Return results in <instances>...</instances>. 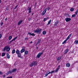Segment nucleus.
<instances>
[{"label":"nucleus","instance_id":"obj_7","mask_svg":"<svg viewBox=\"0 0 78 78\" xmlns=\"http://www.w3.org/2000/svg\"><path fill=\"white\" fill-rule=\"evenodd\" d=\"M60 68V65L58 66V68H56V70L55 71V73H57V72H58V70H59V69Z\"/></svg>","mask_w":78,"mask_h":78},{"label":"nucleus","instance_id":"obj_58","mask_svg":"<svg viewBox=\"0 0 78 78\" xmlns=\"http://www.w3.org/2000/svg\"><path fill=\"white\" fill-rule=\"evenodd\" d=\"M1 55V54L0 53V56Z\"/></svg>","mask_w":78,"mask_h":78},{"label":"nucleus","instance_id":"obj_37","mask_svg":"<svg viewBox=\"0 0 78 78\" xmlns=\"http://www.w3.org/2000/svg\"><path fill=\"white\" fill-rule=\"evenodd\" d=\"M44 51H45V49L43 50L41 52V55H42V54H43V53H44Z\"/></svg>","mask_w":78,"mask_h":78},{"label":"nucleus","instance_id":"obj_11","mask_svg":"<svg viewBox=\"0 0 78 78\" xmlns=\"http://www.w3.org/2000/svg\"><path fill=\"white\" fill-rule=\"evenodd\" d=\"M69 49H67L65 51H64V54L66 55L68 53V51H69Z\"/></svg>","mask_w":78,"mask_h":78},{"label":"nucleus","instance_id":"obj_10","mask_svg":"<svg viewBox=\"0 0 78 78\" xmlns=\"http://www.w3.org/2000/svg\"><path fill=\"white\" fill-rule=\"evenodd\" d=\"M23 23V20H20L18 22V25H21V23Z\"/></svg>","mask_w":78,"mask_h":78},{"label":"nucleus","instance_id":"obj_47","mask_svg":"<svg viewBox=\"0 0 78 78\" xmlns=\"http://www.w3.org/2000/svg\"><path fill=\"white\" fill-rule=\"evenodd\" d=\"M31 11H29V12H28V13H29V14H30V13H31Z\"/></svg>","mask_w":78,"mask_h":78},{"label":"nucleus","instance_id":"obj_4","mask_svg":"<svg viewBox=\"0 0 78 78\" xmlns=\"http://www.w3.org/2000/svg\"><path fill=\"white\" fill-rule=\"evenodd\" d=\"M46 12H47V8H45L44 10L41 14V15H42V16H44V15H45V14L46 13Z\"/></svg>","mask_w":78,"mask_h":78},{"label":"nucleus","instance_id":"obj_3","mask_svg":"<svg viewBox=\"0 0 78 78\" xmlns=\"http://www.w3.org/2000/svg\"><path fill=\"white\" fill-rule=\"evenodd\" d=\"M6 50L7 51H9L10 50V48L9 47V46H7L4 48V50Z\"/></svg>","mask_w":78,"mask_h":78},{"label":"nucleus","instance_id":"obj_57","mask_svg":"<svg viewBox=\"0 0 78 78\" xmlns=\"http://www.w3.org/2000/svg\"><path fill=\"white\" fill-rule=\"evenodd\" d=\"M33 14H34V13H33L32 14V15H33Z\"/></svg>","mask_w":78,"mask_h":78},{"label":"nucleus","instance_id":"obj_28","mask_svg":"<svg viewBox=\"0 0 78 78\" xmlns=\"http://www.w3.org/2000/svg\"><path fill=\"white\" fill-rule=\"evenodd\" d=\"M12 37L11 36H10L9 37V39L10 41L12 39Z\"/></svg>","mask_w":78,"mask_h":78},{"label":"nucleus","instance_id":"obj_36","mask_svg":"<svg viewBox=\"0 0 78 78\" xmlns=\"http://www.w3.org/2000/svg\"><path fill=\"white\" fill-rule=\"evenodd\" d=\"M76 16L75 14H74L73 15H72V17L73 18V17H75Z\"/></svg>","mask_w":78,"mask_h":78},{"label":"nucleus","instance_id":"obj_25","mask_svg":"<svg viewBox=\"0 0 78 78\" xmlns=\"http://www.w3.org/2000/svg\"><path fill=\"white\" fill-rule=\"evenodd\" d=\"M5 55H6V53H5L4 52H3L2 53V56H5Z\"/></svg>","mask_w":78,"mask_h":78},{"label":"nucleus","instance_id":"obj_32","mask_svg":"<svg viewBox=\"0 0 78 78\" xmlns=\"http://www.w3.org/2000/svg\"><path fill=\"white\" fill-rule=\"evenodd\" d=\"M70 11H72V12H73V11H74V9L73 8L70 9Z\"/></svg>","mask_w":78,"mask_h":78},{"label":"nucleus","instance_id":"obj_6","mask_svg":"<svg viewBox=\"0 0 78 78\" xmlns=\"http://www.w3.org/2000/svg\"><path fill=\"white\" fill-rule=\"evenodd\" d=\"M65 20L66 22H68L71 20V18H66Z\"/></svg>","mask_w":78,"mask_h":78},{"label":"nucleus","instance_id":"obj_8","mask_svg":"<svg viewBox=\"0 0 78 78\" xmlns=\"http://www.w3.org/2000/svg\"><path fill=\"white\" fill-rule=\"evenodd\" d=\"M42 54L40 52L38 54L37 56V58H39L40 57H41V56L42 55Z\"/></svg>","mask_w":78,"mask_h":78},{"label":"nucleus","instance_id":"obj_18","mask_svg":"<svg viewBox=\"0 0 78 78\" xmlns=\"http://www.w3.org/2000/svg\"><path fill=\"white\" fill-rule=\"evenodd\" d=\"M61 59V56H59L57 58V61H60V59Z\"/></svg>","mask_w":78,"mask_h":78},{"label":"nucleus","instance_id":"obj_51","mask_svg":"<svg viewBox=\"0 0 78 78\" xmlns=\"http://www.w3.org/2000/svg\"><path fill=\"white\" fill-rule=\"evenodd\" d=\"M3 23H2L1 24V26H2V25H3Z\"/></svg>","mask_w":78,"mask_h":78},{"label":"nucleus","instance_id":"obj_52","mask_svg":"<svg viewBox=\"0 0 78 78\" xmlns=\"http://www.w3.org/2000/svg\"><path fill=\"white\" fill-rule=\"evenodd\" d=\"M48 74H50V73H51V72H49L48 73Z\"/></svg>","mask_w":78,"mask_h":78},{"label":"nucleus","instance_id":"obj_38","mask_svg":"<svg viewBox=\"0 0 78 78\" xmlns=\"http://www.w3.org/2000/svg\"><path fill=\"white\" fill-rule=\"evenodd\" d=\"M31 20V17H29L28 18V20Z\"/></svg>","mask_w":78,"mask_h":78},{"label":"nucleus","instance_id":"obj_2","mask_svg":"<svg viewBox=\"0 0 78 78\" xmlns=\"http://www.w3.org/2000/svg\"><path fill=\"white\" fill-rule=\"evenodd\" d=\"M71 36H72V34H70L69 35V36L68 37L66 38V39L62 43V44H64L65 43H66V42L67 41V40L69 39H70V37H71Z\"/></svg>","mask_w":78,"mask_h":78},{"label":"nucleus","instance_id":"obj_17","mask_svg":"<svg viewBox=\"0 0 78 78\" xmlns=\"http://www.w3.org/2000/svg\"><path fill=\"white\" fill-rule=\"evenodd\" d=\"M74 44H76V45H77V44H78V40H76L74 41Z\"/></svg>","mask_w":78,"mask_h":78},{"label":"nucleus","instance_id":"obj_26","mask_svg":"<svg viewBox=\"0 0 78 78\" xmlns=\"http://www.w3.org/2000/svg\"><path fill=\"white\" fill-rule=\"evenodd\" d=\"M41 42V40H39V41H38V42L37 43V44H36V45H37V44H40V42Z\"/></svg>","mask_w":78,"mask_h":78},{"label":"nucleus","instance_id":"obj_43","mask_svg":"<svg viewBox=\"0 0 78 78\" xmlns=\"http://www.w3.org/2000/svg\"><path fill=\"white\" fill-rule=\"evenodd\" d=\"M55 70H53L51 72V73H54V72H55Z\"/></svg>","mask_w":78,"mask_h":78},{"label":"nucleus","instance_id":"obj_50","mask_svg":"<svg viewBox=\"0 0 78 78\" xmlns=\"http://www.w3.org/2000/svg\"><path fill=\"white\" fill-rule=\"evenodd\" d=\"M48 75V73H47V74L45 75V76H47V75Z\"/></svg>","mask_w":78,"mask_h":78},{"label":"nucleus","instance_id":"obj_49","mask_svg":"<svg viewBox=\"0 0 78 78\" xmlns=\"http://www.w3.org/2000/svg\"><path fill=\"white\" fill-rule=\"evenodd\" d=\"M5 76H6V75H4L3 76V77H4V78H5Z\"/></svg>","mask_w":78,"mask_h":78},{"label":"nucleus","instance_id":"obj_46","mask_svg":"<svg viewBox=\"0 0 78 78\" xmlns=\"http://www.w3.org/2000/svg\"><path fill=\"white\" fill-rule=\"evenodd\" d=\"M2 37V34H0V38H1Z\"/></svg>","mask_w":78,"mask_h":78},{"label":"nucleus","instance_id":"obj_56","mask_svg":"<svg viewBox=\"0 0 78 78\" xmlns=\"http://www.w3.org/2000/svg\"><path fill=\"white\" fill-rule=\"evenodd\" d=\"M36 48H37H37H38V47H36Z\"/></svg>","mask_w":78,"mask_h":78},{"label":"nucleus","instance_id":"obj_29","mask_svg":"<svg viewBox=\"0 0 78 78\" xmlns=\"http://www.w3.org/2000/svg\"><path fill=\"white\" fill-rule=\"evenodd\" d=\"M78 9H77L76 11L75 12V14L76 16V15H77V14H78Z\"/></svg>","mask_w":78,"mask_h":78},{"label":"nucleus","instance_id":"obj_33","mask_svg":"<svg viewBox=\"0 0 78 78\" xmlns=\"http://www.w3.org/2000/svg\"><path fill=\"white\" fill-rule=\"evenodd\" d=\"M27 10H28L29 11H31V7L28 8H27Z\"/></svg>","mask_w":78,"mask_h":78},{"label":"nucleus","instance_id":"obj_21","mask_svg":"<svg viewBox=\"0 0 78 78\" xmlns=\"http://www.w3.org/2000/svg\"><path fill=\"white\" fill-rule=\"evenodd\" d=\"M16 54H17L18 55V54H19V53H20V51H19V50H17L16 51Z\"/></svg>","mask_w":78,"mask_h":78},{"label":"nucleus","instance_id":"obj_19","mask_svg":"<svg viewBox=\"0 0 78 78\" xmlns=\"http://www.w3.org/2000/svg\"><path fill=\"white\" fill-rule=\"evenodd\" d=\"M24 51H25V49H21V50L20 52L21 53H23V52H24Z\"/></svg>","mask_w":78,"mask_h":78},{"label":"nucleus","instance_id":"obj_27","mask_svg":"<svg viewBox=\"0 0 78 78\" xmlns=\"http://www.w3.org/2000/svg\"><path fill=\"white\" fill-rule=\"evenodd\" d=\"M25 55H27L28 54V51H25L24 52Z\"/></svg>","mask_w":78,"mask_h":78},{"label":"nucleus","instance_id":"obj_14","mask_svg":"<svg viewBox=\"0 0 78 78\" xmlns=\"http://www.w3.org/2000/svg\"><path fill=\"white\" fill-rule=\"evenodd\" d=\"M5 68H8V66H9V64L8 63L5 64L4 65Z\"/></svg>","mask_w":78,"mask_h":78},{"label":"nucleus","instance_id":"obj_39","mask_svg":"<svg viewBox=\"0 0 78 78\" xmlns=\"http://www.w3.org/2000/svg\"><path fill=\"white\" fill-rule=\"evenodd\" d=\"M47 9L48 10H50V7H48L47 8Z\"/></svg>","mask_w":78,"mask_h":78},{"label":"nucleus","instance_id":"obj_30","mask_svg":"<svg viewBox=\"0 0 78 78\" xmlns=\"http://www.w3.org/2000/svg\"><path fill=\"white\" fill-rule=\"evenodd\" d=\"M51 20L49 21L48 22V23L47 24L48 25L49 24H50V23H51Z\"/></svg>","mask_w":78,"mask_h":78},{"label":"nucleus","instance_id":"obj_59","mask_svg":"<svg viewBox=\"0 0 78 78\" xmlns=\"http://www.w3.org/2000/svg\"><path fill=\"white\" fill-rule=\"evenodd\" d=\"M47 73H48V72H47Z\"/></svg>","mask_w":78,"mask_h":78},{"label":"nucleus","instance_id":"obj_9","mask_svg":"<svg viewBox=\"0 0 78 78\" xmlns=\"http://www.w3.org/2000/svg\"><path fill=\"white\" fill-rule=\"evenodd\" d=\"M28 34H29L30 36H35V34L34 33L31 34V33L29 32L28 33Z\"/></svg>","mask_w":78,"mask_h":78},{"label":"nucleus","instance_id":"obj_54","mask_svg":"<svg viewBox=\"0 0 78 78\" xmlns=\"http://www.w3.org/2000/svg\"><path fill=\"white\" fill-rule=\"evenodd\" d=\"M30 44H32V43H33V42L31 41V42H30Z\"/></svg>","mask_w":78,"mask_h":78},{"label":"nucleus","instance_id":"obj_12","mask_svg":"<svg viewBox=\"0 0 78 78\" xmlns=\"http://www.w3.org/2000/svg\"><path fill=\"white\" fill-rule=\"evenodd\" d=\"M33 63L34 64V66H36L37 64V62L36 61H35L33 62Z\"/></svg>","mask_w":78,"mask_h":78},{"label":"nucleus","instance_id":"obj_44","mask_svg":"<svg viewBox=\"0 0 78 78\" xmlns=\"http://www.w3.org/2000/svg\"><path fill=\"white\" fill-rule=\"evenodd\" d=\"M7 78H12V76L9 77H7Z\"/></svg>","mask_w":78,"mask_h":78},{"label":"nucleus","instance_id":"obj_15","mask_svg":"<svg viewBox=\"0 0 78 78\" xmlns=\"http://www.w3.org/2000/svg\"><path fill=\"white\" fill-rule=\"evenodd\" d=\"M6 55L7 58H8V59H9V58H10V55H9V54L7 53Z\"/></svg>","mask_w":78,"mask_h":78},{"label":"nucleus","instance_id":"obj_22","mask_svg":"<svg viewBox=\"0 0 78 78\" xmlns=\"http://www.w3.org/2000/svg\"><path fill=\"white\" fill-rule=\"evenodd\" d=\"M16 70H17V69H13L12 70V73L15 72V71H16Z\"/></svg>","mask_w":78,"mask_h":78},{"label":"nucleus","instance_id":"obj_55","mask_svg":"<svg viewBox=\"0 0 78 78\" xmlns=\"http://www.w3.org/2000/svg\"><path fill=\"white\" fill-rule=\"evenodd\" d=\"M7 18H6L5 19V20H7Z\"/></svg>","mask_w":78,"mask_h":78},{"label":"nucleus","instance_id":"obj_41","mask_svg":"<svg viewBox=\"0 0 78 78\" xmlns=\"http://www.w3.org/2000/svg\"><path fill=\"white\" fill-rule=\"evenodd\" d=\"M17 6H18V5H17L15 7V8H14V9H16V8H17Z\"/></svg>","mask_w":78,"mask_h":78},{"label":"nucleus","instance_id":"obj_1","mask_svg":"<svg viewBox=\"0 0 78 78\" xmlns=\"http://www.w3.org/2000/svg\"><path fill=\"white\" fill-rule=\"evenodd\" d=\"M41 31L42 29L39 28L38 29H36V30H34V33H39V34H40V33H41Z\"/></svg>","mask_w":78,"mask_h":78},{"label":"nucleus","instance_id":"obj_5","mask_svg":"<svg viewBox=\"0 0 78 78\" xmlns=\"http://www.w3.org/2000/svg\"><path fill=\"white\" fill-rule=\"evenodd\" d=\"M18 37H16L15 38H13L12 40L11 41H10L9 42V44H10L12 42H13L14 41H15L16 39Z\"/></svg>","mask_w":78,"mask_h":78},{"label":"nucleus","instance_id":"obj_40","mask_svg":"<svg viewBox=\"0 0 78 78\" xmlns=\"http://www.w3.org/2000/svg\"><path fill=\"white\" fill-rule=\"evenodd\" d=\"M6 10L8 11L9 10V7H6Z\"/></svg>","mask_w":78,"mask_h":78},{"label":"nucleus","instance_id":"obj_20","mask_svg":"<svg viewBox=\"0 0 78 78\" xmlns=\"http://www.w3.org/2000/svg\"><path fill=\"white\" fill-rule=\"evenodd\" d=\"M18 56L19 57V58H20L21 56H22V54H21L20 53L19 54H18Z\"/></svg>","mask_w":78,"mask_h":78},{"label":"nucleus","instance_id":"obj_42","mask_svg":"<svg viewBox=\"0 0 78 78\" xmlns=\"http://www.w3.org/2000/svg\"><path fill=\"white\" fill-rule=\"evenodd\" d=\"M28 37H26V38H25V40H27L28 39Z\"/></svg>","mask_w":78,"mask_h":78},{"label":"nucleus","instance_id":"obj_53","mask_svg":"<svg viewBox=\"0 0 78 78\" xmlns=\"http://www.w3.org/2000/svg\"><path fill=\"white\" fill-rule=\"evenodd\" d=\"M2 3V0H0V4Z\"/></svg>","mask_w":78,"mask_h":78},{"label":"nucleus","instance_id":"obj_16","mask_svg":"<svg viewBox=\"0 0 78 78\" xmlns=\"http://www.w3.org/2000/svg\"><path fill=\"white\" fill-rule=\"evenodd\" d=\"M58 23H59V21H57L54 24V26H56L58 24Z\"/></svg>","mask_w":78,"mask_h":78},{"label":"nucleus","instance_id":"obj_48","mask_svg":"<svg viewBox=\"0 0 78 78\" xmlns=\"http://www.w3.org/2000/svg\"><path fill=\"white\" fill-rule=\"evenodd\" d=\"M20 58L21 59H23V56H21V57H20Z\"/></svg>","mask_w":78,"mask_h":78},{"label":"nucleus","instance_id":"obj_24","mask_svg":"<svg viewBox=\"0 0 78 78\" xmlns=\"http://www.w3.org/2000/svg\"><path fill=\"white\" fill-rule=\"evenodd\" d=\"M47 19H48V17H46L44 18V19L43 20L44 22H45Z\"/></svg>","mask_w":78,"mask_h":78},{"label":"nucleus","instance_id":"obj_35","mask_svg":"<svg viewBox=\"0 0 78 78\" xmlns=\"http://www.w3.org/2000/svg\"><path fill=\"white\" fill-rule=\"evenodd\" d=\"M12 73V70H11L8 73H7V74H9L10 73Z\"/></svg>","mask_w":78,"mask_h":78},{"label":"nucleus","instance_id":"obj_45","mask_svg":"<svg viewBox=\"0 0 78 78\" xmlns=\"http://www.w3.org/2000/svg\"><path fill=\"white\" fill-rule=\"evenodd\" d=\"M3 74V73L0 71V75H2Z\"/></svg>","mask_w":78,"mask_h":78},{"label":"nucleus","instance_id":"obj_13","mask_svg":"<svg viewBox=\"0 0 78 78\" xmlns=\"http://www.w3.org/2000/svg\"><path fill=\"white\" fill-rule=\"evenodd\" d=\"M66 67H69L70 66V64L69 63H68L66 64Z\"/></svg>","mask_w":78,"mask_h":78},{"label":"nucleus","instance_id":"obj_34","mask_svg":"<svg viewBox=\"0 0 78 78\" xmlns=\"http://www.w3.org/2000/svg\"><path fill=\"white\" fill-rule=\"evenodd\" d=\"M43 34L44 35H45L46 34V31H44L43 32Z\"/></svg>","mask_w":78,"mask_h":78},{"label":"nucleus","instance_id":"obj_23","mask_svg":"<svg viewBox=\"0 0 78 78\" xmlns=\"http://www.w3.org/2000/svg\"><path fill=\"white\" fill-rule=\"evenodd\" d=\"M30 67H33V66H34V64H33V63L32 62L30 63Z\"/></svg>","mask_w":78,"mask_h":78},{"label":"nucleus","instance_id":"obj_31","mask_svg":"<svg viewBox=\"0 0 78 78\" xmlns=\"http://www.w3.org/2000/svg\"><path fill=\"white\" fill-rule=\"evenodd\" d=\"M12 53L13 54H14V53H16V50L15 49H14L12 50Z\"/></svg>","mask_w":78,"mask_h":78}]
</instances>
